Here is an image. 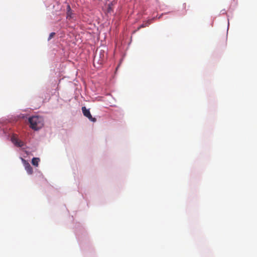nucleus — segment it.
<instances>
[{
	"mask_svg": "<svg viewBox=\"0 0 257 257\" xmlns=\"http://www.w3.org/2000/svg\"><path fill=\"white\" fill-rule=\"evenodd\" d=\"M29 122L30 124V127L34 130H38L43 125V118L38 116H33L29 117Z\"/></svg>",
	"mask_w": 257,
	"mask_h": 257,
	"instance_id": "nucleus-1",
	"label": "nucleus"
},
{
	"mask_svg": "<svg viewBox=\"0 0 257 257\" xmlns=\"http://www.w3.org/2000/svg\"><path fill=\"white\" fill-rule=\"evenodd\" d=\"M81 110L82 111L83 115L86 117H87L90 121H92L93 122L96 121V118L92 117V116L91 115L89 109H87L86 107L83 106L81 107Z\"/></svg>",
	"mask_w": 257,
	"mask_h": 257,
	"instance_id": "nucleus-2",
	"label": "nucleus"
},
{
	"mask_svg": "<svg viewBox=\"0 0 257 257\" xmlns=\"http://www.w3.org/2000/svg\"><path fill=\"white\" fill-rule=\"evenodd\" d=\"M22 162L27 173L31 175L33 173V170L30 164L25 160L22 159Z\"/></svg>",
	"mask_w": 257,
	"mask_h": 257,
	"instance_id": "nucleus-3",
	"label": "nucleus"
},
{
	"mask_svg": "<svg viewBox=\"0 0 257 257\" xmlns=\"http://www.w3.org/2000/svg\"><path fill=\"white\" fill-rule=\"evenodd\" d=\"M12 142L16 146L21 147L24 146L23 142L19 140L14 136L12 138Z\"/></svg>",
	"mask_w": 257,
	"mask_h": 257,
	"instance_id": "nucleus-4",
	"label": "nucleus"
},
{
	"mask_svg": "<svg viewBox=\"0 0 257 257\" xmlns=\"http://www.w3.org/2000/svg\"><path fill=\"white\" fill-rule=\"evenodd\" d=\"M39 161H40L39 158H33V159L32 160V163L34 166H35L36 167H38V165H39Z\"/></svg>",
	"mask_w": 257,
	"mask_h": 257,
	"instance_id": "nucleus-5",
	"label": "nucleus"
},
{
	"mask_svg": "<svg viewBox=\"0 0 257 257\" xmlns=\"http://www.w3.org/2000/svg\"><path fill=\"white\" fill-rule=\"evenodd\" d=\"M151 20H149L146 24H142L139 28V29L140 28H144V27H145L146 26H148L150 24H151Z\"/></svg>",
	"mask_w": 257,
	"mask_h": 257,
	"instance_id": "nucleus-6",
	"label": "nucleus"
},
{
	"mask_svg": "<svg viewBox=\"0 0 257 257\" xmlns=\"http://www.w3.org/2000/svg\"><path fill=\"white\" fill-rule=\"evenodd\" d=\"M55 33L54 32H52V33H50L49 35V38L48 39V41L50 40L52 38H53L54 36H55Z\"/></svg>",
	"mask_w": 257,
	"mask_h": 257,
	"instance_id": "nucleus-7",
	"label": "nucleus"
},
{
	"mask_svg": "<svg viewBox=\"0 0 257 257\" xmlns=\"http://www.w3.org/2000/svg\"><path fill=\"white\" fill-rule=\"evenodd\" d=\"M97 59V56L96 55L94 56V61H95Z\"/></svg>",
	"mask_w": 257,
	"mask_h": 257,
	"instance_id": "nucleus-8",
	"label": "nucleus"
},
{
	"mask_svg": "<svg viewBox=\"0 0 257 257\" xmlns=\"http://www.w3.org/2000/svg\"><path fill=\"white\" fill-rule=\"evenodd\" d=\"M68 8L69 9H70V7L69 6H68Z\"/></svg>",
	"mask_w": 257,
	"mask_h": 257,
	"instance_id": "nucleus-9",
	"label": "nucleus"
}]
</instances>
